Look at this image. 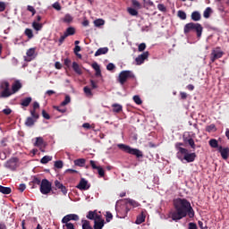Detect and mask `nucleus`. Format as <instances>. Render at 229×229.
<instances>
[{
  "mask_svg": "<svg viewBox=\"0 0 229 229\" xmlns=\"http://www.w3.org/2000/svg\"><path fill=\"white\" fill-rule=\"evenodd\" d=\"M174 210L170 212V217L173 221L178 222L183 217H194V209L191 206V202L186 199H177L174 200Z\"/></svg>",
  "mask_w": 229,
  "mask_h": 229,
  "instance_id": "obj_1",
  "label": "nucleus"
},
{
  "mask_svg": "<svg viewBox=\"0 0 229 229\" xmlns=\"http://www.w3.org/2000/svg\"><path fill=\"white\" fill-rule=\"evenodd\" d=\"M191 31H195L198 38H201L203 34V26L199 23L190 22L184 25L183 33L184 35H189Z\"/></svg>",
  "mask_w": 229,
  "mask_h": 229,
  "instance_id": "obj_2",
  "label": "nucleus"
},
{
  "mask_svg": "<svg viewBox=\"0 0 229 229\" xmlns=\"http://www.w3.org/2000/svg\"><path fill=\"white\" fill-rule=\"evenodd\" d=\"M117 147L119 148V149H121L124 153H128L129 155H133L134 157H136V158H142L144 157V154L139 148H133L129 145L123 144V143L118 144Z\"/></svg>",
  "mask_w": 229,
  "mask_h": 229,
  "instance_id": "obj_3",
  "label": "nucleus"
},
{
  "mask_svg": "<svg viewBox=\"0 0 229 229\" xmlns=\"http://www.w3.org/2000/svg\"><path fill=\"white\" fill-rule=\"evenodd\" d=\"M128 80H135V74L131 71H122L118 76V81L120 84L124 85Z\"/></svg>",
  "mask_w": 229,
  "mask_h": 229,
  "instance_id": "obj_4",
  "label": "nucleus"
},
{
  "mask_svg": "<svg viewBox=\"0 0 229 229\" xmlns=\"http://www.w3.org/2000/svg\"><path fill=\"white\" fill-rule=\"evenodd\" d=\"M0 89L2 90L0 92V98H6L12 96V91L10 90V82L7 81H3L0 83Z\"/></svg>",
  "mask_w": 229,
  "mask_h": 229,
  "instance_id": "obj_5",
  "label": "nucleus"
},
{
  "mask_svg": "<svg viewBox=\"0 0 229 229\" xmlns=\"http://www.w3.org/2000/svg\"><path fill=\"white\" fill-rule=\"evenodd\" d=\"M39 191L41 194L47 195L53 191V184L51 183V182H49V180L43 179L41 181Z\"/></svg>",
  "mask_w": 229,
  "mask_h": 229,
  "instance_id": "obj_6",
  "label": "nucleus"
},
{
  "mask_svg": "<svg viewBox=\"0 0 229 229\" xmlns=\"http://www.w3.org/2000/svg\"><path fill=\"white\" fill-rule=\"evenodd\" d=\"M221 49L220 47H216L212 50L211 55H210V64H214L216 60H219V58H223V51L219 50Z\"/></svg>",
  "mask_w": 229,
  "mask_h": 229,
  "instance_id": "obj_7",
  "label": "nucleus"
},
{
  "mask_svg": "<svg viewBox=\"0 0 229 229\" xmlns=\"http://www.w3.org/2000/svg\"><path fill=\"white\" fill-rule=\"evenodd\" d=\"M17 164H19L18 157H12L4 164V167L6 169H10L11 171H15L17 169Z\"/></svg>",
  "mask_w": 229,
  "mask_h": 229,
  "instance_id": "obj_8",
  "label": "nucleus"
},
{
  "mask_svg": "<svg viewBox=\"0 0 229 229\" xmlns=\"http://www.w3.org/2000/svg\"><path fill=\"white\" fill-rule=\"evenodd\" d=\"M77 189L80 191H89V189H90V184H89V181L85 180V178H81L77 185Z\"/></svg>",
  "mask_w": 229,
  "mask_h": 229,
  "instance_id": "obj_9",
  "label": "nucleus"
},
{
  "mask_svg": "<svg viewBox=\"0 0 229 229\" xmlns=\"http://www.w3.org/2000/svg\"><path fill=\"white\" fill-rule=\"evenodd\" d=\"M149 56V52L146 51L143 52L141 55H138V57H136L135 62L137 65H142V63L145 60H148V57Z\"/></svg>",
  "mask_w": 229,
  "mask_h": 229,
  "instance_id": "obj_10",
  "label": "nucleus"
},
{
  "mask_svg": "<svg viewBox=\"0 0 229 229\" xmlns=\"http://www.w3.org/2000/svg\"><path fill=\"white\" fill-rule=\"evenodd\" d=\"M181 155H184L183 160H186V162L191 163L194 162L196 160V153H189V149L185 153H181Z\"/></svg>",
  "mask_w": 229,
  "mask_h": 229,
  "instance_id": "obj_11",
  "label": "nucleus"
},
{
  "mask_svg": "<svg viewBox=\"0 0 229 229\" xmlns=\"http://www.w3.org/2000/svg\"><path fill=\"white\" fill-rule=\"evenodd\" d=\"M69 221H80V216L76 214H69L62 219V223H69Z\"/></svg>",
  "mask_w": 229,
  "mask_h": 229,
  "instance_id": "obj_12",
  "label": "nucleus"
},
{
  "mask_svg": "<svg viewBox=\"0 0 229 229\" xmlns=\"http://www.w3.org/2000/svg\"><path fill=\"white\" fill-rule=\"evenodd\" d=\"M218 151L224 160H228L229 148H223V146H219Z\"/></svg>",
  "mask_w": 229,
  "mask_h": 229,
  "instance_id": "obj_13",
  "label": "nucleus"
},
{
  "mask_svg": "<svg viewBox=\"0 0 229 229\" xmlns=\"http://www.w3.org/2000/svg\"><path fill=\"white\" fill-rule=\"evenodd\" d=\"M55 186L56 189H59V191H61L64 196L67 195V187H65L64 183L60 182V181L55 180Z\"/></svg>",
  "mask_w": 229,
  "mask_h": 229,
  "instance_id": "obj_14",
  "label": "nucleus"
},
{
  "mask_svg": "<svg viewBox=\"0 0 229 229\" xmlns=\"http://www.w3.org/2000/svg\"><path fill=\"white\" fill-rule=\"evenodd\" d=\"M21 89H22V84L21 83V81H14V83H13L12 85V95L16 94V92H19V90H21Z\"/></svg>",
  "mask_w": 229,
  "mask_h": 229,
  "instance_id": "obj_15",
  "label": "nucleus"
},
{
  "mask_svg": "<svg viewBox=\"0 0 229 229\" xmlns=\"http://www.w3.org/2000/svg\"><path fill=\"white\" fill-rule=\"evenodd\" d=\"M182 139H183L184 144H189L191 149H196V143L194 142V140L192 138L183 136Z\"/></svg>",
  "mask_w": 229,
  "mask_h": 229,
  "instance_id": "obj_16",
  "label": "nucleus"
},
{
  "mask_svg": "<svg viewBox=\"0 0 229 229\" xmlns=\"http://www.w3.org/2000/svg\"><path fill=\"white\" fill-rule=\"evenodd\" d=\"M191 21H194L195 22L201 21V13H199V12L198 11L191 13Z\"/></svg>",
  "mask_w": 229,
  "mask_h": 229,
  "instance_id": "obj_17",
  "label": "nucleus"
},
{
  "mask_svg": "<svg viewBox=\"0 0 229 229\" xmlns=\"http://www.w3.org/2000/svg\"><path fill=\"white\" fill-rule=\"evenodd\" d=\"M31 101H33V98H31V97H28V98H25L23 99H21L20 105L21 106H30V104L31 103Z\"/></svg>",
  "mask_w": 229,
  "mask_h": 229,
  "instance_id": "obj_18",
  "label": "nucleus"
},
{
  "mask_svg": "<svg viewBox=\"0 0 229 229\" xmlns=\"http://www.w3.org/2000/svg\"><path fill=\"white\" fill-rule=\"evenodd\" d=\"M182 146H183V143L182 142H177L175 143V148L177 149L178 153L177 155H180V153H185L187 151V148H182Z\"/></svg>",
  "mask_w": 229,
  "mask_h": 229,
  "instance_id": "obj_19",
  "label": "nucleus"
},
{
  "mask_svg": "<svg viewBox=\"0 0 229 229\" xmlns=\"http://www.w3.org/2000/svg\"><path fill=\"white\" fill-rule=\"evenodd\" d=\"M208 144H209L210 148H213L214 149H217V151L219 150V142L217 141V140L211 139L208 141Z\"/></svg>",
  "mask_w": 229,
  "mask_h": 229,
  "instance_id": "obj_20",
  "label": "nucleus"
},
{
  "mask_svg": "<svg viewBox=\"0 0 229 229\" xmlns=\"http://www.w3.org/2000/svg\"><path fill=\"white\" fill-rule=\"evenodd\" d=\"M103 226H105V220H95L93 228L94 229H103Z\"/></svg>",
  "mask_w": 229,
  "mask_h": 229,
  "instance_id": "obj_21",
  "label": "nucleus"
},
{
  "mask_svg": "<svg viewBox=\"0 0 229 229\" xmlns=\"http://www.w3.org/2000/svg\"><path fill=\"white\" fill-rule=\"evenodd\" d=\"M106 53H108V47H100L95 53V56H101V55H106Z\"/></svg>",
  "mask_w": 229,
  "mask_h": 229,
  "instance_id": "obj_22",
  "label": "nucleus"
},
{
  "mask_svg": "<svg viewBox=\"0 0 229 229\" xmlns=\"http://www.w3.org/2000/svg\"><path fill=\"white\" fill-rule=\"evenodd\" d=\"M112 108L114 114H120V112H123V106L120 104H113Z\"/></svg>",
  "mask_w": 229,
  "mask_h": 229,
  "instance_id": "obj_23",
  "label": "nucleus"
},
{
  "mask_svg": "<svg viewBox=\"0 0 229 229\" xmlns=\"http://www.w3.org/2000/svg\"><path fill=\"white\" fill-rule=\"evenodd\" d=\"M72 69H73L74 72H76V74L83 73V72L81 71V68L80 67V64H78V63H76V62L72 63Z\"/></svg>",
  "mask_w": 229,
  "mask_h": 229,
  "instance_id": "obj_24",
  "label": "nucleus"
},
{
  "mask_svg": "<svg viewBox=\"0 0 229 229\" xmlns=\"http://www.w3.org/2000/svg\"><path fill=\"white\" fill-rule=\"evenodd\" d=\"M0 192L2 194H12V188L0 185Z\"/></svg>",
  "mask_w": 229,
  "mask_h": 229,
  "instance_id": "obj_25",
  "label": "nucleus"
},
{
  "mask_svg": "<svg viewBox=\"0 0 229 229\" xmlns=\"http://www.w3.org/2000/svg\"><path fill=\"white\" fill-rule=\"evenodd\" d=\"M64 33L66 37H71L76 33V29H74L73 27H69L66 29Z\"/></svg>",
  "mask_w": 229,
  "mask_h": 229,
  "instance_id": "obj_26",
  "label": "nucleus"
},
{
  "mask_svg": "<svg viewBox=\"0 0 229 229\" xmlns=\"http://www.w3.org/2000/svg\"><path fill=\"white\" fill-rule=\"evenodd\" d=\"M144 221H146V216H144V214L141 213L140 216H137L135 223L136 225H142Z\"/></svg>",
  "mask_w": 229,
  "mask_h": 229,
  "instance_id": "obj_27",
  "label": "nucleus"
},
{
  "mask_svg": "<svg viewBox=\"0 0 229 229\" xmlns=\"http://www.w3.org/2000/svg\"><path fill=\"white\" fill-rule=\"evenodd\" d=\"M37 123V120H35L33 117H28L25 121V124L29 127H31Z\"/></svg>",
  "mask_w": 229,
  "mask_h": 229,
  "instance_id": "obj_28",
  "label": "nucleus"
},
{
  "mask_svg": "<svg viewBox=\"0 0 229 229\" xmlns=\"http://www.w3.org/2000/svg\"><path fill=\"white\" fill-rule=\"evenodd\" d=\"M84 94L87 96V98H92L94 94H92V89L89 88V86H86L83 88Z\"/></svg>",
  "mask_w": 229,
  "mask_h": 229,
  "instance_id": "obj_29",
  "label": "nucleus"
},
{
  "mask_svg": "<svg viewBox=\"0 0 229 229\" xmlns=\"http://www.w3.org/2000/svg\"><path fill=\"white\" fill-rule=\"evenodd\" d=\"M51 160H53V157H50V156H44V157L40 159V163H41V164H47V163L51 162Z\"/></svg>",
  "mask_w": 229,
  "mask_h": 229,
  "instance_id": "obj_30",
  "label": "nucleus"
},
{
  "mask_svg": "<svg viewBox=\"0 0 229 229\" xmlns=\"http://www.w3.org/2000/svg\"><path fill=\"white\" fill-rule=\"evenodd\" d=\"M42 144H44V138L42 137L36 138V142L34 143V146H36L37 148H40Z\"/></svg>",
  "mask_w": 229,
  "mask_h": 229,
  "instance_id": "obj_31",
  "label": "nucleus"
},
{
  "mask_svg": "<svg viewBox=\"0 0 229 229\" xmlns=\"http://www.w3.org/2000/svg\"><path fill=\"white\" fill-rule=\"evenodd\" d=\"M74 164L79 167H83V165H85V159L84 158L76 159L74 160Z\"/></svg>",
  "mask_w": 229,
  "mask_h": 229,
  "instance_id": "obj_32",
  "label": "nucleus"
},
{
  "mask_svg": "<svg viewBox=\"0 0 229 229\" xmlns=\"http://www.w3.org/2000/svg\"><path fill=\"white\" fill-rule=\"evenodd\" d=\"M210 13H212V8L207 7L203 13V17L205 19H208L210 17Z\"/></svg>",
  "mask_w": 229,
  "mask_h": 229,
  "instance_id": "obj_33",
  "label": "nucleus"
},
{
  "mask_svg": "<svg viewBox=\"0 0 229 229\" xmlns=\"http://www.w3.org/2000/svg\"><path fill=\"white\" fill-rule=\"evenodd\" d=\"M127 12L128 13H130V15H132V17H137V15H139V12L131 7H129L127 9Z\"/></svg>",
  "mask_w": 229,
  "mask_h": 229,
  "instance_id": "obj_34",
  "label": "nucleus"
},
{
  "mask_svg": "<svg viewBox=\"0 0 229 229\" xmlns=\"http://www.w3.org/2000/svg\"><path fill=\"white\" fill-rule=\"evenodd\" d=\"M82 229H92L89 220H82Z\"/></svg>",
  "mask_w": 229,
  "mask_h": 229,
  "instance_id": "obj_35",
  "label": "nucleus"
},
{
  "mask_svg": "<svg viewBox=\"0 0 229 229\" xmlns=\"http://www.w3.org/2000/svg\"><path fill=\"white\" fill-rule=\"evenodd\" d=\"M94 24L97 28H99V26H105V20L103 19L95 20Z\"/></svg>",
  "mask_w": 229,
  "mask_h": 229,
  "instance_id": "obj_36",
  "label": "nucleus"
},
{
  "mask_svg": "<svg viewBox=\"0 0 229 229\" xmlns=\"http://www.w3.org/2000/svg\"><path fill=\"white\" fill-rule=\"evenodd\" d=\"M217 129L216 128V124H210L208 126L206 127V131H208V133H211V131H216Z\"/></svg>",
  "mask_w": 229,
  "mask_h": 229,
  "instance_id": "obj_37",
  "label": "nucleus"
},
{
  "mask_svg": "<svg viewBox=\"0 0 229 229\" xmlns=\"http://www.w3.org/2000/svg\"><path fill=\"white\" fill-rule=\"evenodd\" d=\"M127 203L129 205H131V207H134V208L140 205V204H139V202H137V201H135V200H133L131 199H127Z\"/></svg>",
  "mask_w": 229,
  "mask_h": 229,
  "instance_id": "obj_38",
  "label": "nucleus"
},
{
  "mask_svg": "<svg viewBox=\"0 0 229 229\" xmlns=\"http://www.w3.org/2000/svg\"><path fill=\"white\" fill-rule=\"evenodd\" d=\"M177 15L182 19V21H185V19H187V13L182 10L178 11Z\"/></svg>",
  "mask_w": 229,
  "mask_h": 229,
  "instance_id": "obj_39",
  "label": "nucleus"
},
{
  "mask_svg": "<svg viewBox=\"0 0 229 229\" xmlns=\"http://www.w3.org/2000/svg\"><path fill=\"white\" fill-rule=\"evenodd\" d=\"M87 218L94 221V219H96V211H89Z\"/></svg>",
  "mask_w": 229,
  "mask_h": 229,
  "instance_id": "obj_40",
  "label": "nucleus"
},
{
  "mask_svg": "<svg viewBox=\"0 0 229 229\" xmlns=\"http://www.w3.org/2000/svg\"><path fill=\"white\" fill-rule=\"evenodd\" d=\"M72 16H71V14H65L64 18V22H66L68 24H70V22H72Z\"/></svg>",
  "mask_w": 229,
  "mask_h": 229,
  "instance_id": "obj_41",
  "label": "nucleus"
},
{
  "mask_svg": "<svg viewBox=\"0 0 229 229\" xmlns=\"http://www.w3.org/2000/svg\"><path fill=\"white\" fill-rule=\"evenodd\" d=\"M25 35L28 38H33V30L31 29H26Z\"/></svg>",
  "mask_w": 229,
  "mask_h": 229,
  "instance_id": "obj_42",
  "label": "nucleus"
},
{
  "mask_svg": "<svg viewBox=\"0 0 229 229\" xmlns=\"http://www.w3.org/2000/svg\"><path fill=\"white\" fill-rule=\"evenodd\" d=\"M133 101L136 103V105H142V99H140V97L139 95H135L133 97Z\"/></svg>",
  "mask_w": 229,
  "mask_h": 229,
  "instance_id": "obj_43",
  "label": "nucleus"
},
{
  "mask_svg": "<svg viewBox=\"0 0 229 229\" xmlns=\"http://www.w3.org/2000/svg\"><path fill=\"white\" fill-rule=\"evenodd\" d=\"M55 167H56V169H62V167H64V162L62 160L55 161Z\"/></svg>",
  "mask_w": 229,
  "mask_h": 229,
  "instance_id": "obj_44",
  "label": "nucleus"
},
{
  "mask_svg": "<svg viewBox=\"0 0 229 229\" xmlns=\"http://www.w3.org/2000/svg\"><path fill=\"white\" fill-rule=\"evenodd\" d=\"M71 103V97L66 96L64 100L61 103V106H65L66 105H69Z\"/></svg>",
  "mask_w": 229,
  "mask_h": 229,
  "instance_id": "obj_45",
  "label": "nucleus"
},
{
  "mask_svg": "<svg viewBox=\"0 0 229 229\" xmlns=\"http://www.w3.org/2000/svg\"><path fill=\"white\" fill-rule=\"evenodd\" d=\"M97 171H98V173L100 178L105 177V169H103V167L98 166V167L97 168Z\"/></svg>",
  "mask_w": 229,
  "mask_h": 229,
  "instance_id": "obj_46",
  "label": "nucleus"
},
{
  "mask_svg": "<svg viewBox=\"0 0 229 229\" xmlns=\"http://www.w3.org/2000/svg\"><path fill=\"white\" fill-rule=\"evenodd\" d=\"M157 10H159V12H167V8L165 7V5H164V4H157Z\"/></svg>",
  "mask_w": 229,
  "mask_h": 229,
  "instance_id": "obj_47",
  "label": "nucleus"
},
{
  "mask_svg": "<svg viewBox=\"0 0 229 229\" xmlns=\"http://www.w3.org/2000/svg\"><path fill=\"white\" fill-rule=\"evenodd\" d=\"M30 115H31L32 119H35L36 121L39 117V115L37 114V110H35V109L30 110Z\"/></svg>",
  "mask_w": 229,
  "mask_h": 229,
  "instance_id": "obj_48",
  "label": "nucleus"
},
{
  "mask_svg": "<svg viewBox=\"0 0 229 229\" xmlns=\"http://www.w3.org/2000/svg\"><path fill=\"white\" fill-rule=\"evenodd\" d=\"M32 26L34 28V30H36V31H40L42 25H40V23H37L36 21H34L32 23Z\"/></svg>",
  "mask_w": 229,
  "mask_h": 229,
  "instance_id": "obj_49",
  "label": "nucleus"
},
{
  "mask_svg": "<svg viewBox=\"0 0 229 229\" xmlns=\"http://www.w3.org/2000/svg\"><path fill=\"white\" fill-rule=\"evenodd\" d=\"M112 219H114V216L110 212H106V223H110Z\"/></svg>",
  "mask_w": 229,
  "mask_h": 229,
  "instance_id": "obj_50",
  "label": "nucleus"
},
{
  "mask_svg": "<svg viewBox=\"0 0 229 229\" xmlns=\"http://www.w3.org/2000/svg\"><path fill=\"white\" fill-rule=\"evenodd\" d=\"M26 55H27V56L31 58V56H33L35 55V48H30L29 50H27Z\"/></svg>",
  "mask_w": 229,
  "mask_h": 229,
  "instance_id": "obj_51",
  "label": "nucleus"
},
{
  "mask_svg": "<svg viewBox=\"0 0 229 229\" xmlns=\"http://www.w3.org/2000/svg\"><path fill=\"white\" fill-rule=\"evenodd\" d=\"M67 37L68 36L65 33L60 37V38H59V46H62L64 44V42L65 41Z\"/></svg>",
  "mask_w": 229,
  "mask_h": 229,
  "instance_id": "obj_52",
  "label": "nucleus"
},
{
  "mask_svg": "<svg viewBox=\"0 0 229 229\" xmlns=\"http://www.w3.org/2000/svg\"><path fill=\"white\" fill-rule=\"evenodd\" d=\"M53 8H55V10H57V12H60V10H62V5H60V3L55 2V4H53Z\"/></svg>",
  "mask_w": 229,
  "mask_h": 229,
  "instance_id": "obj_53",
  "label": "nucleus"
},
{
  "mask_svg": "<svg viewBox=\"0 0 229 229\" xmlns=\"http://www.w3.org/2000/svg\"><path fill=\"white\" fill-rule=\"evenodd\" d=\"M63 224L65 225V227H66L64 229H75L74 225L72 223L66 222V223H63Z\"/></svg>",
  "mask_w": 229,
  "mask_h": 229,
  "instance_id": "obj_54",
  "label": "nucleus"
},
{
  "mask_svg": "<svg viewBox=\"0 0 229 229\" xmlns=\"http://www.w3.org/2000/svg\"><path fill=\"white\" fill-rule=\"evenodd\" d=\"M146 49V43H140L138 47V50L140 53H142Z\"/></svg>",
  "mask_w": 229,
  "mask_h": 229,
  "instance_id": "obj_55",
  "label": "nucleus"
},
{
  "mask_svg": "<svg viewBox=\"0 0 229 229\" xmlns=\"http://www.w3.org/2000/svg\"><path fill=\"white\" fill-rule=\"evenodd\" d=\"M27 10H28V12H31L32 15H35L37 13V11L35 10L34 6L28 5Z\"/></svg>",
  "mask_w": 229,
  "mask_h": 229,
  "instance_id": "obj_56",
  "label": "nucleus"
},
{
  "mask_svg": "<svg viewBox=\"0 0 229 229\" xmlns=\"http://www.w3.org/2000/svg\"><path fill=\"white\" fill-rule=\"evenodd\" d=\"M32 183H34L35 185H41L42 181L38 179V177H34V179L32 180Z\"/></svg>",
  "mask_w": 229,
  "mask_h": 229,
  "instance_id": "obj_57",
  "label": "nucleus"
},
{
  "mask_svg": "<svg viewBox=\"0 0 229 229\" xmlns=\"http://www.w3.org/2000/svg\"><path fill=\"white\" fill-rule=\"evenodd\" d=\"M188 229H198V225H196V223L191 222L188 224Z\"/></svg>",
  "mask_w": 229,
  "mask_h": 229,
  "instance_id": "obj_58",
  "label": "nucleus"
},
{
  "mask_svg": "<svg viewBox=\"0 0 229 229\" xmlns=\"http://www.w3.org/2000/svg\"><path fill=\"white\" fill-rule=\"evenodd\" d=\"M42 115H43L44 119H47V121H49V119H51V115H49V114H47V112H46V110H42Z\"/></svg>",
  "mask_w": 229,
  "mask_h": 229,
  "instance_id": "obj_59",
  "label": "nucleus"
},
{
  "mask_svg": "<svg viewBox=\"0 0 229 229\" xmlns=\"http://www.w3.org/2000/svg\"><path fill=\"white\" fill-rule=\"evenodd\" d=\"M106 69H107V71H114V69H115V64H114L113 63H109L106 65Z\"/></svg>",
  "mask_w": 229,
  "mask_h": 229,
  "instance_id": "obj_60",
  "label": "nucleus"
},
{
  "mask_svg": "<svg viewBox=\"0 0 229 229\" xmlns=\"http://www.w3.org/2000/svg\"><path fill=\"white\" fill-rule=\"evenodd\" d=\"M131 4L134 8H140V3H139L137 0H131Z\"/></svg>",
  "mask_w": 229,
  "mask_h": 229,
  "instance_id": "obj_61",
  "label": "nucleus"
},
{
  "mask_svg": "<svg viewBox=\"0 0 229 229\" xmlns=\"http://www.w3.org/2000/svg\"><path fill=\"white\" fill-rule=\"evenodd\" d=\"M198 225L199 226L200 229H208V226L206 225V224H204L203 222L201 221H199L198 222Z\"/></svg>",
  "mask_w": 229,
  "mask_h": 229,
  "instance_id": "obj_62",
  "label": "nucleus"
},
{
  "mask_svg": "<svg viewBox=\"0 0 229 229\" xmlns=\"http://www.w3.org/2000/svg\"><path fill=\"white\" fill-rule=\"evenodd\" d=\"M64 65L65 67H67V69H69V67H71V59L69 58L64 59Z\"/></svg>",
  "mask_w": 229,
  "mask_h": 229,
  "instance_id": "obj_63",
  "label": "nucleus"
},
{
  "mask_svg": "<svg viewBox=\"0 0 229 229\" xmlns=\"http://www.w3.org/2000/svg\"><path fill=\"white\" fill-rule=\"evenodd\" d=\"M89 165H91L92 169H98L99 166L96 165V161L90 160Z\"/></svg>",
  "mask_w": 229,
  "mask_h": 229,
  "instance_id": "obj_64",
  "label": "nucleus"
}]
</instances>
